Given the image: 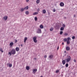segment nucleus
<instances>
[{
	"mask_svg": "<svg viewBox=\"0 0 77 77\" xmlns=\"http://www.w3.org/2000/svg\"><path fill=\"white\" fill-rule=\"evenodd\" d=\"M16 53V51L14 49H12L11 51V52H9V54L11 55V54L14 55Z\"/></svg>",
	"mask_w": 77,
	"mask_h": 77,
	"instance_id": "f257e3e1",
	"label": "nucleus"
},
{
	"mask_svg": "<svg viewBox=\"0 0 77 77\" xmlns=\"http://www.w3.org/2000/svg\"><path fill=\"white\" fill-rule=\"evenodd\" d=\"M71 59V57L70 56H68L67 57V58L66 59V60L67 62H69L70 61Z\"/></svg>",
	"mask_w": 77,
	"mask_h": 77,
	"instance_id": "f03ea898",
	"label": "nucleus"
},
{
	"mask_svg": "<svg viewBox=\"0 0 77 77\" xmlns=\"http://www.w3.org/2000/svg\"><path fill=\"white\" fill-rule=\"evenodd\" d=\"M33 40L34 42L35 43L37 42V40H36L37 37L36 36H35L34 37H33Z\"/></svg>",
	"mask_w": 77,
	"mask_h": 77,
	"instance_id": "7ed1b4c3",
	"label": "nucleus"
},
{
	"mask_svg": "<svg viewBox=\"0 0 77 77\" xmlns=\"http://www.w3.org/2000/svg\"><path fill=\"white\" fill-rule=\"evenodd\" d=\"M41 32H41V29H38V31H37V34H40L41 33Z\"/></svg>",
	"mask_w": 77,
	"mask_h": 77,
	"instance_id": "20e7f679",
	"label": "nucleus"
},
{
	"mask_svg": "<svg viewBox=\"0 0 77 77\" xmlns=\"http://www.w3.org/2000/svg\"><path fill=\"white\" fill-rule=\"evenodd\" d=\"M37 69H32V73L33 74H35L37 72Z\"/></svg>",
	"mask_w": 77,
	"mask_h": 77,
	"instance_id": "39448f33",
	"label": "nucleus"
},
{
	"mask_svg": "<svg viewBox=\"0 0 77 77\" xmlns=\"http://www.w3.org/2000/svg\"><path fill=\"white\" fill-rule=\"evenodd\" d=\"M64 3L63 2H61L60 3V6H61V7H63V6H64Z\"/></svg>",
	"mask_w": 77,
	"mask_h": 77,
	"instance_id": "423d86ee",
	"label": "nucleus"
},
{
	"mask_svg": "<svg viewBox=\"0 0 77 77\" xmlns=\"http://www.w3.org/2000/svg\"><path fill=\"white\" fill-rule=\"evenodd\" d=\"M53 57V55L52 54H51L49 56V58L50 59H52Z\"/></svg>",
	"mask_w": 77,
	"mask_h": 77,
	"instance_id": "0eeeda50",
	"label": "nucleus"
},
{
	"mask_svg": "<svg viewBox=\"0 0 77 77\" xmlns=\"http://www.w3.org/2000/svg\"><path fill=\"white\" fill-rule=\"evenodd\" d=\"M7 66H9V67H11L12 66V64L11 63H8L7 64Z\"/></svg>",
	"mask_w": 77,
	"mask_h": 77,
	"instance_id": "6e6552de",
	"label": "nucleus"
},
{
	"mask_svg": "<svg viewBox=\"0 0 77 77\" xmlns=\"http://www.w3.org/2000/svg\"><path fill=\"white\" fill-rule=\"evenodd\" d=\"M66 49L67 51H69L70 50V48L69 46H67L66 48Z\"/></svg>",
	"mask_w": 77,
	"mask_h": 77,
	"instance_id": "1a4fd4ad",
	"label": "nucleus"
},
{
	"mask_svg": "<svg viewBox=\"0 0 77 77\" xmlns=\"http://www.w3.org/2000/svg\"><path fill=\"white\" fill-rule=\"evenodd\" d=\"M19 50H20L19 48L18 47H16L15 48L16 51L17 52L19 51Z\"/></svg>",
	"mask_w": 77,
	"mask_h": 77,
	"instance_id": "9d476101",
	"label": "nucleus"
},
{
	"mask_svg": "<svg viewBox=\"0 0 77 77\" xmlns=\"http://www.w3.org/2000/svg\"><path fill=\"white\" fill-rule=\"evenodd\" d=\"M14 45V43L13 42H11L10 43V46L11 47H12V46Z\"/></svg>",
	"mask_w": 77,
	"mask_h": 77,
	"instance_id": "9b49d317",
	"label": "nucleus"
},
{
	"mask_svg": "<svg viewBox=\"0 0 77 77\" xmlns=\"http://www.w3.org/2000/svg\"><path fill=\"white\" fill-rule=\"evenodd\" d=\"M62 63L63 64V65H64L66 63V62H65V61L64 60H63L62 61Z\"/></svg>",
	"mask_w": 77,
	"mask_h": 77,
	"instance_id": "f8f14e48",
	"label": "nucleus"
},
{
	"mask_svg": "<svg viewBox=\"0 0 77 77\" xmlns=\"http://www.w3.org/2000/svg\"><path fill=\"white\" fill-rule=\"evenodd\" d=\"M42 13H43L44 14H46V11L45 10H43L42 11Z\"/></svg>",
	"mask_w": 77,
	"mask_h": 77,
	"instance_id": "ddd939ff",
	"label": "nucleus"
},
{
	"mask_svg": "<svg viewBox=\"0 0 77 77\" xmlns=\"http://www.w3.org/2000/svg\"><path fill=\"white\" fill-rule=\"evenodd\" d=\"M38 14V12H36L34 13L33 14V15H37V14Z\"/></svg>",
	"mask_w": 77,
	"mask_h": 77,
	"instance_id": "4468645a",
	"label": "nucleus"
},
{
	"mask_svg": "<svg viewBox=\"0 0 77 77\" xmlns=\"http://www.w3.org/2000/svg\"><path fill=\"white\" fill-rule=\"evenodd\" d=\"M8 18V17L7 16H5L4 17V19L5 20H5H7Z\"/></svg>",
	"mask_w": 77,
	"mask_h": 77,
	"instance_id": "2eb2a0df",
	"label": "nucleus"
},
{
	"mask_svg": "<svg viewBox=\"0 0 77 77\" xmlns=\"http://www.w3.org/2000/svg\"><path fill=\"white\" fill-rule=\"evenodd\" d=\"M40 27L41 29H43L44 28V26L42 25H40Z\"/></svg>",
	"mask_w": 77,
	"mask_h": 77,
	"instance_id": "dca6fc26",
	"label": "nucleus"
},
{
	"mask_svg": "<svg viewBox=\"0 0 77 77\" xmlns=\"http://www.w3.org/2000/svg\"><path fill=\"white\" fill-rule=\"evenodd\" d=\"M26 69L27 70H28L29 69V66H26Z\"/></svg>",
	"mask_w": 77,
	"mask_h": 77,
	"instance_id": "f3484780",
	"label": "nucleus"
},
{
	"mask_svg": "<svg viewBox=\"0 0 77 77\" xmlns=\"http://www.w3.org/2000/svg\"><path fill=\"white\" fill-rule=\"evenodd\" d=\"M27 39V37H25L24 38V43H25L26 42V40Z\"/></svg>",
	"mask_w": 77,
	"mask_h": 77,
	"instance_id": "a211bd4d",
	"label": "nucleus"
},
{
	"mask_svg": "<svg viewBox=\"0 0 77 77\" xmlns=\"http://www.w3.org/2000/svg\"><path fill=\"white\" fill-rule=\"evenodd\" d=\"M70 43V41H67V45L69 44Z\"/></svg>",
	"mask_w": 77,
	"mask_h": 77,
	"instance_id": "6ab92c4d",
	"label": "nucleus"
},
{
	"mask_svg": "<svg viewBox=\"0 0 77 77\" xmlns=\"http://www.w3.org/2000/svg\"><path fill=\"white\" fill-rule=\"evenodd\" d=\"M53 30H54V28L53 27H51L50 29V31L52 32L53 31Z\"/></svg>",
	"mask_w": 77,
	"mask_h": 77,
	"instance_id": "aec40b11",
	"label": "nucleus"
},
{
	"mask_svg": "<svg viewBox=\"0 0 77 77\" xmlns=\"http://www.w3.org/2000/svg\"><path fill=\"white\" fill-rule=\"evenodd\" d=\"M64 29V28L63 27H61L60 29L61 31H63Z\"/></svg>",
	"mask_w": 77,
	"mask_h": 77,
	"instance_id": "412c9836",
	"label": "nucleus"
},
{
	"mask_svg": "<svg viewBox=\"0 0 77 77\" xmlns=\"http://www.w3.org/2000/svg\"><path fill=\"white\" fill-rule=\"evenodd\" d=\"M28 9V6H27L26 7H25L24 8V9L25 10H26L27 9Z\"/></svg>",
	"mask_w": 77,
	"mask_h": 77,
	"instance_id": "4be33fe9",
	"label": "nucleus"
},
{
	"mask_svg": "<svg viewBox=\"0 0 77 77\" xmlns=\"http://www.w3.org/2000/svg\"><path fill=\"white\" fill-rule=\"evenodd\" d=\"M40 2V0H37L36 1V3L37 4H38Z\"/></svg>",
	"mask_w": 77,
	"mask_h": 77,
	"instance_id": "5701e85b",
	"label": "nucleus"
},
{
	"mask_svg": "<svg viewBox=\"0 0 77 77\" xmlns=\"http://www.w3.org/2000/svg\"><path fill=\"white\" fill-rule=\"evenodd\" d=\"M0 51H1L2 53L3 52V51L2 50V48H0Z\"/></svg>",
	"mask_w": 77,
	"mask_h": 77,
	"instance_id": "b1692460",
	"label": "nucleus"
},
{
	"mask_svg": "<svg viewBox=\"0 0 77 77\" xmlns=\"http://www.w3.org/2000/svg\"><path fill=\"white\" fill-rule=\"evenodd\" d=\"M25 14L26 15H28V14H29V12L28 11H26Z\"/></svg>",
	"mask_w": 77,
	"mask_h": 77,
	"instance_id": "393cba45",
	"label": "nucleus"
},
{
	"mask_svg": "<svg viewBox=\"0 0 77 77\" xmlns=\"http://www.w3.org/2000/svg\"><path fill=\"white\" fill-rule=\"evenodd\" d=\"M67 41V39L66 38H64V41L65 42H66Z\"/></svg>",
	"mask_w": 77,
	"mask_h": 77,
	"instance_id": "a878e982",
	"label": "nucleus"
},
{
	"mask_svg": "<svg viewBox=\"0 0 77 77\" xmlns=\"http://www.w3.org/2000/svg\"><path fill=\"white\" fill-rule=\"evenodd\" d=\"M68 65H69V64H68V63L66 64V67H68Z\"/></svg>",
	"mask_w": 77,
	"mask_h": 77,
	"instance_id": "bb28decb",
	"label": "nucleus"
},
{
	"mask_svg": "<svg viewBox=\"0 0 77 77\" xmlns=\"http://www.w3.org/2000/svg\"><path fill=\"white\" fill-rule=\"evenodd\" d=\"M62 26L63 28L65 27V25L64 24H63L62 25Z\"/></svg>",
	"mask_w": 77,
	"mask_h": 77,
	"instance_id": "cd10ccee",
	"label": "nucleus"
},
{
	"mask_svg": "<svg viewBox=\"0 0 77 77\" xmlns=\"http://www.w3.org/2000/svg\"><path fill=\"white\" fill-rule=\"evenodd\" d=\"M67 39H68L67 41H69V40H71V38L70 37H68L67 38Z\"/></svg>",
	"mask_w": 77,
	"mask_h": 77,
	"instance_id": "c85d7f7f",
	"label": "nucleus"
},
{
	"mask_svg": "<svg viewBox=\"0 0 77 77\" xmlns=\"http://www.w3.org/2000/svg\"><path fill=\"white\" fill-rule=\"evenodd\" d=\"M24 9L22 8L20 10L21 12H23V11H24Z\"/></svg>",
	"mask_w": 77,
	"mask_h": 77,
	"instance_id": "c756f323",
	"label": "nucleus"
},
{
	"mask_svg": "<svg viewBox=\"0 0 77 77\" xmlns=\"http://www.w3.org/2000/svg\"><path fill=\"white\" fill-rule=\"evenodd\" d=\"M35 21H37V17H35Z\"/></svg>",
	"mask_w": 77,
	"mask_h": 77,
	"instance_id": "7c9ffc66",
	"label": "nucleus"
},
{
	"mask_svg": "<svg viewBox=\"0 0 77 77\" xmlns=\"http://www.w3.org/2000/svg\"><path fill=\"white\" fill-rule=\"evenodd\" d=\"M63 33V32L62 31H61L60 32V34L61 35Z\"/></svg>",
	"mask_w": 77,
	"mask_h": 77,
	"instance_id": "2f4dec72",
	"label": "nucleus"
},
{
	"mask_svg": "<svg viewBox=\"0 0 77 77\" xmlns=\"http://www.w3.org/2000/svg\"><path fill=\"white\" fill-rule=\"evenodd\" d=\"M68 35V34L66 33H65V34H64V35L66 36Z\"/></svg>",
	"mask_w": 77,
	"mask_h": 77,
	"instance_id": "473e14b6",
	"label": "nucleus"
},
{
	"mask_svg": "<svg viewBox=\"0 0 77 77\" xmlns=\"http://www.w3.org/2000/svg\"><path fill=\"white\" fill-rule=\"evenodd\" d=\"M75 37L74 36H73L72 37V39H75Z\"/></svg>",
	"mask_w": 77,
	"mask_h": 77,
	"instance_id": "72a5a7b5",
	"label": "nucleus"
},
{
	"mask_svg": "<svg viewBox=\"0 0 77 77\" xmlns=\"http://www.w3.org/2000/svg\"><path fill=\"white\" fill-rule=\"evenodd\" d=\"M56 11V10L55 9H53V11L54 12H55Z\"/></svg>",
	"mask_w": 77,
	"mask_h": 77,
	"instance_id": "f704fd0d",
	"label": "nucleus"
},
{
	"mask_svg": "<svg viewBox=\"0 0 77 77\" xmlns=\"http://www.w3.org/2000/svg\"><path fill=\"white\" fill-rule=\"evenodd\" d=\"M59 72V70H57L56 71V73H58Z\"/></svg>",
	"mask_w": 77,
	"mask_h": 77,
	"instance_id": "c9c22d12",
	"label": "nucleus"
},
{
	"mask_svg": "<svg viewBox=\"0 0 77 77\" xmlns=\"http://www.w3.org/2000/svg\"><path fill=\"white\" fill-rule=\"evenodd\" d=\"M47 57V56L46 55H45V56L44 57H45V58H46Z\"/></svg>",
	"mask_w": 77,
	"mask_h": 77,
	"instance_id": "e433bc0d",
	"label": "nucleus"
},
{
	"mask_svg": "<svg viewBox=\"0 0 77 77\" xmlns=\"http://www.w3.org/2000/svg\"><path fill=\"white\" fill-rule=\"evenodd\" d=\"M26 2H29V0H26Z\"/></svg>",
	"mask_w": 77,
	"mask_h": 77,
	"instance_id": "4c0bfd02",
	"label": "nucleus"
},
{
	"mask_svg": "<svg viewBox=\"0 0 77 77\" xmlns=\"http://www.w3.org/2000/svg\"><path fill=\"white\" fill-rule=\"evenodd\" d=\"M74 61L75 62H76V60L75 59H74Z\"/></svg>",
	"mask_w": 77,
	"mask_h": 77,
	"instance_id": "58836bf2",
	"label": "nucleus"
},
{
	"mask_svg": "<svg viewBox=\"0 0 77 77\" xmlns=\"http://www.w3.org/2000/svg\"><path fill=\"white\" fill-rule=\"evenodd\" d=\"M37 11H40V10L39 9V8H38V9H37Z\"/></svg>",
	"mask_w": 77,
	"mask_h": 77,
	"instance_id": "ea45409f",
	"label": "nucleus"
},
{
	"mask_svg": "<svg viewBox=\"0 0 77 77\" xmlns=\"http://www.w3.org/2000/svg\"><path fill=\"white\" fill-rule=\"evenodd\" d=\"M17 40H15V42L17 43Z\"/></svg>",
	"mask_w": 77,
	"mask_h": 77,
	"instance_id": "a19ab883",
	"label": "nucleus"
},
{
	"mask_svg": "<svg viewBox=\"0 0 77 77\" xmlns=\"http://www.w3.org/2000/svg\"><path fill=\"white\" fill-rule=\"evenodd\" d=\"M76 17L75 15V14H74V17Z\"/></svg>",
	"mask_w": 77,
	"mask_h": 77,
	"instance_id": "79ce46f5",
	"label": "nucleus"
},
{
	"mask_svg": "<svg viewBox=\"0 0 77 77\" xmlns=\"http://www.w3.org/2000/svg\"><path fill=\"white\" fill-rule=\"evenodd\" d=\"M34 59L35 60H36V58H34Z\"/></svg>",
	"mask_w": 77,
	"mask_h": 77,
	"instance_id": "37998d69",
	"label": "nucleus"
},
{
	"mask_svg": "<svg viewBox=\"0 0 77 77\" xmlns=\"http://www.w3.org/2000/svg\"><path fill=\"white\" fill-rule=\"evenodd\" d=\"M62 45H64V43L63 42L62 43Z\"/></svg>",
	"mask_w": 77,
	"mask_h": 77,
	"instance_id": "c03bdc74",
	"label": "nucleus"
},
{
	"mask_svg": "<svg viewBox=\"0 0 77 77\" xmlns=\"http://www.w3.org/2000/svg\"><path fill=\"white\" fill-rule=\"evenodd\" d=\"M59 49V47H58L57 48V50H58Z\"/></svg>",
	"mask_w": 77,
	"mask_h": 77,
	"instance_id": "a18cd8bd",
	"label": "nucleus"
},
{
	"mask_svg": "<svg viewBox=\"0 0 77 77\" xmlns=\"http://www.w3.org/2000/svg\"><path fill=\"white\" fill-rule=\"evenodd\" d=\"M21 46L22 47L23 46V45L22 44H21Z\"/></svg>",
	"mask_w": 77,
	"mask_h": 77,
	"instance_id": "49530a36",
	"label": "nucleus"
},
{
	"mask_svg": "<svg viewBox=\"0 0 77 77\" xmlns=\"http://www.w3.org/2000/svg\"><path fill=\"white\" fill-rule=\"evenodd\" d=\"M64 18L66 19V17H64Z\"/></svg>",
	"mask_w": 77,
	"mask_h": 77,
	"instance_id": "de8ad7c7",
	"label": "nucleus"
},
{
	"mask_svg": "<svg viewBox=\"0 0 77 77\" xmlns=\"http://www.w3.org/2000/svg\"><path fill=\"white\" fill-rule=\"evenodd\" d=\"M41 77H43L42 76H41Z\"/></svg>",
	"mask_w": 77,
	"mask_h": 77,
	"instance_id": "09e8293b",
	"label": "nucleus"
},
{
	"mask_svg": "<svg viewBox=\"0 0 77 77\" xmlns=\"http://www.w3.org/2000/svg\"><path fill=\"white\" fill-rule=\"evenodd\" d=\"M49 14V13H48V14Z\"/></svg>",
	"mask_w": 77,
	"mask_h": 77,
	"instance_id": "8fccbe9b",
	"label": "nucleus"
}]
</instances>
